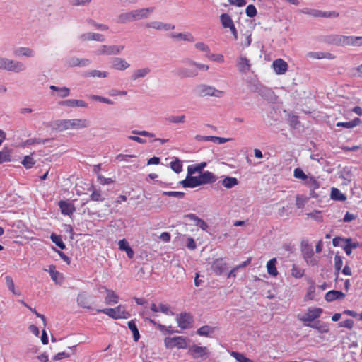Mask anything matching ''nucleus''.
Returning a JSON list of instances; mask_svg holds the SVG:
<instances>
[{"label": "nucleus", "instance_id": "nucleus-52", "mask_svg": "<svg viewBox=\"0 0 362 362\" xmlns=\"http://www.w3.org/2000/svg\"><path fill=\"white\" fill-rule=\"evenodd\" d=\"M21 163L25 168L30 169L35 165V162L31 156H25Z\"/></svg>", "mask_w": 362, "mask_h": 362}, {"label": "nucleus", "instance_id": "nucleus-60", "mask_svg": "<svg viewBox=\"0 0 362 362\" xmlns=\"http://www.w3.org/2000/svg\"><path fill=\"white\" fill-rule=\"evenodd\" d=\"M359 247H360L359 243L356 242V243H353V244L344 245V246H342V248L347 255H350L352 252L353 249H356Z\"/></svg>", "mask_w": 362, "mask_h": 362}, {"label": "nucleus", "instance_id": "nucleus-63", "mask_svg": "<svg viewBox=\"0 0 362 362\" xmlns=\"http://www.w3.org/2000/svg\"><path fill=\"white\" fill-rule=\"evenodd\" d=\"M257 9L252 4L248 5L245 9V13L248 17L252 18L257 15Z\"/></svg>", "mask_w": 362, "mask_h": 362}, {"label": "nucleus", "instance_id": "nucleus-19", "mask_svg": "<svg viewBox=\"0 0 362 362\" xmlns=\"http://www.w3.org/2000/svg\"><path fill=\"white\" fill-rule=\"evenodd\" d=\"M170 37L175 41H187L194 42V37L192 33L189 32L186 33H172L170 34Z\"/></svg>", "mask_w": 362, "mask_h": 362}, {"label": "nucleus", "instance_id": "nucleus-64", "mask_svg": "<svg viewBox=\"0 0 362 362\" xmlns=\"http://www.w3.org/2000/svg\"><path fill=\"white\" fill-rule=\"evenodd\" d=\"M50 276L52 281H54L56 284H61L63 282V276L57 271L52 272Z\"/></svg>", "mask_w": 362, "mask_h": 362}, {"label": "nucleus", "instance_id": "nucleus-24", "mask_svg": "<svg viewBox=\"0 0 362 362\" xmlns=\"http://www.w3.org/2000/svg\"><path fill=\"white\" fill-rule=\"evenodd\" d=\"M226 265L223 259H216L212 262L211 269L216 274L220 275L226 270Z\"/></svg>", "mask_w": 362, "mask_h": 362}, {"label": "nucleus", "instance_id": "nucleus-40", "mask_svg": "<svg viewBox=\"0 0 362 362\" xmlns=\"http://www.w3.org/2000/svg\"><path fill=\"white\" fill-rule=\"evenodd\" d=\"M78 305L83 308L90 309L88 297L85 293H80L77 296Z\"/></svg>", "mask_w": 362, "mask_h": 362}, {"label": "nucleus", "instance_id": "nucleus-27", "mask_svg": "<svg viewBox=\"0 0 362 362\" xmlns=\"http://www.w3.org/2000/svg\"><path fill=\"white\" fill-rule=\"evenodd\" d=\"M186 218L192 221L194 225L199 227L203 230H206L208 228V224L202 219L199 218L194 214H189L185 216Z\"/></svg>", "mask_w": 362, "mask_h": 362}, {"label": "nucleus", "instance_id": "nucleus-35", "mask_svg": "<svg viewBox=\"0 0 362 362\" xmlns=\"http://www.w3.org/2000/svg\"><path fill=\"white\" fill-rule=\"evenodd\" d=\"M305 326L312 327L317 329L320 333H327L329 329L325 323H322L320 321H317L313 324H305Z\"/></svg>", "mask_w": 362, "mask_h": 362}, {"label": "nucleus", "instance_id": "nucleus-42", "mask_svg": "<svg viewBox=\"0 0 362 362\" xmlns=\"http://www.w3.org/2000/svg\"><path fill=\"white\" fill-rule=\"evenodd\" d=\"M238 183V180L235 177H226L223 181L222 185L227 189H230Z\"/></svg>", "mask_w": 362, "mask_h": 362}, {"label": "nucleus", "instance_id": "nucleus-56", "mask_svg": "<svg viewBox=\"0 0 362 362\" xmlns=\"http://www.w3.org/2000/svg\"><path fill=\"white\" fill-rule=\"evenodd\" d=\"M293 176L295 178L303 181H305L306 179L308 177V176H307L306 174L303 172V170L300 168H297L294 170Z\"/></svg>", "mask_w": 362, "mask_h": 362}, {"label": "nucleus", "instance_id": "nucleus-59", "mask_svg": "<svg viewBox=\"0 0 362 362\" xmlns=\"http://www.w3.org/2000/svg\"><path fill=\"white\" fill-rule=\"evenodd\" d=\"M307 202V197L297 195L296 198V206L298 209H303L305 206Z\"/></svg>", "mask_w": 362, "mask_h": 362}, {"label": "nucleus", "instance_id": "nucleus-3", "mask_svg": "<svg viewBox=\"0 0 362 362\" xmlns=\"http://www.w3.org/2000/svg\"><path fill=\"white\" fill-rule=\"evenodd\" d=\"M195 91L199 97L210 96L220 98L223 97L225 94L223 90L216 89L214 86L206 84L198 85Z\"/></svg>", "mask_w": 362, "mask_h": 362}, {"label": "nucleus", "instance_id": "nucleus-1", "mask_svg": "<svg viewBox=\"0 0 362 362\" xmlns=\"http://www.w3.org/2000/svg\"><path fill=\"white\" fill-rule=\"evenodd\" d=\"M90 126V122L86 119H58L53 122V128L63 132L69 129H81Z\"/></svg>", "mask_w": 362, "mask_h": 362}, {"label": "nucleus", "instance_id": "nucleus-32", "mask_svg": "<svg viewBox=\"0 0 362 362\" xmlns=\"http://www.w3.org/2000/svg\"><path fill=\"white\" fill-rule=\"evenodd\" d=\"M361 122V120L358 117L354 118L353 120L349 122H339L336 124V126L338 127H344L346 129H352L358 125H359Z\"/></svg>", "mask_w": 362, "mask_h": 362}, {"label": "nucleus", "instance_id": "nucleus-41", "mask_svg": "<svg viewBox=\"0 0 362 362\" xmlns=\"http://www.w3.org/2000/svg\"><path fill=\"white\" fill-rule=\"evenodd\" d=\"M6 284L7 288L10 291H11L14 295L21 296V292L18 290H16L14 282L13 279L10 276H6L5 277Z\"/></svg>", "mask_w": 362, "mask_h": 362}, {"label": "nucleus", "instance_id": "nucleus-13", "mask_svg": "<svg viewBox=\"0 0 362 362\" xmlns=\"http://www.w3.org/2000/svg\"><path fill=\"white\" fill-rule=\"evenodd\" d=\"M91 64V60L85 58H78L76 57H71L66 59V64L70 67H85Z\"/></svg>", "mask_w": 362, "mask_h": 362}, {"label": "nucleus", "instance_id": "nucleus-50", "mask_svg": "<svg viewBox=\"0 0 362 362\" xmlns=\"http://www.w3.org/2000/svg\"><path fill=\"white\" fill-rule=\"evenodd\" d=\"M233 140L232 138H223L215 136H209L208 141H211L216 144H222L227 141Z\"/></svg>", "mask_w": 362, "mask_h": 362}, {"label": "nucleus", "instance_id": "nucleus-14", "mask_svg": "<svg viewBox=\"0 0 362 362\" xmlns=\"http://www.w3.org/2000/svg\"><path fill=\"white\" fill-rule=\"evenodd\" d=\"M146 27L148 28H153L157 30L168 31L174 30L175 26L168 23H163L161 21H151L146 24Z\"/></svg>", "mask_w": 362, "mask_h": 362}, {"label": "nucleus", "instance_id": "nucleus-44", "mask_svg": "<svg viewBox=\"0 0 362 362\" xmlns=\"http://www.w3.org/2000/svg\"><path fill=\"white\" fill-rule=\"evenodd\" d=\"M132 11L122 13L117 16V22L119 23H126L134 21L132 17Z\"/></svg>", "mask_w": 362, "mask_h": 362}, {"label": "nucleus", "instance_id": "nucleus-23", "mask_svg": "<svg viewBox=\"0 0 362 362\" xmlns=\"http://www.w3.org/2000/svg\"><path fill=\"white\" fill-rule=\"evenodd\" d=\"M237 64L240 73H247L251 68L250 60L245 56H240L238 58Z\"/></svg>", "mask_w": 362, "mask_h": 362}, {"label": "nucleus", "instance_id": "nucleus-8", "mask_svg": "<svg viewBox=\"0 0 362 362\" xmlns=\"http://www.w3.org/2000/svg\"><path fill=\"white\" fill-rule=\"evenodd\" d=\"M349 36L342 35H330L325 37V42L337 46H349Z\"/></svg>", "mask_w": 362, "mask_h": 362}, {"label": "nucleus", "instance_id": "nucleus-36", "mask_svg": "<svg viewBox=\"0 0 362 362\" xmlns=\"http://www.w3.org/2000/svg\"><path fill=\"white\" fill-rule=\"evenodd\" d=\"M276 259L273 258L267 263V272L272 276H276L278 274V271L276 267Z\"/></svg>", "mask_w": 362, "mask_h": 362}, {"label": "nucleus", "instance_id": "nucleus-45", "mask_svg": "<svg viewBox=\"0 0 362 362\" xmlns=\"http://www.w3.org/2000/svg\"><path fill=\"white\" fill-rule=\"evenodd\" d=\"M305 271L303 269L299 267L296 264H293L292 269L291 270V276L296 278L300 279L303 276Z\"/></svg>", "mask_w": 362, "mask_h": 362}, {"label": "nucleus", "instance_id": "nucleus-51", "mask_svg": "<svg viewBox=\"0 0 362 362\" xmlns=\"http://www.w3.org/2000/svg\"><path fill=\"white\" fill-rule=\"evenodd\" d=\"M349 46L360 47L362 46V36H349Z\"/></svg>", "mask_w": 362, "mask_h": 362}, {"label": "nucleus", "instance_id": "nucleus-62", "mask_svg": "<svg viewBox=\"0 0 362 362\" xmlns=\"http://www.w3.org/2000/svg\"><path fill=\"white\" fill-rule=\"evenodd\" d=\"M187 63L189 66H194L199 70L207 71L209 69V66L206 64H201L192 60H188Z\"/></svg>", "mask_w": 362, "mask_h": 362}, {"label": "nucleus", "instance_id": "nucleus-43", "mask_svg": "<svg viewBox=\"0 0 362 362\" xmlns=\"http://www.w3.org/2000/svg\"><path fill=\"white\" fill-rule=\"evenodd\" d=\"M11 161V151L7 148H4L0 151V164Z\"/></svg>", "mask_w": 362, "mask_h": 362}, {"label": "nucleus", "instance_id": "nucleus-15", "mask_svg": "<svg viewBox=\"0 0 362 362\" xmlns=\"http://www.w3.org/2000/svg\"><path fill=\"white\" fill-rule=\"evenodd\" d=\"M179 183L185 188H194L201 185L198 176H192L188 173L186 178Z\"/></svg>", "mask_w": 362, "mask_h": 362}, {"label": "nucleus", "instance_id": "nucleus-25", "mask_svg": "<svg viewBox=\"0 0 362 362\" xmlns=\"http://www.w3.org/2000/svg\"><path fill=\"white\" fill-rule=\"evenodd\" d=\"M58 205L62 214L71 215L75 211V206L71 202L61 200L59 202Z\"/></svg>", "mask_w": 362, "mask_h": 362}, {"label": "nucleus", "instance_id": "nucleus-48", "mask_svg": "<svg viewBox=\"0 0 362 362\" xmlns=\"http://www.w3.org/2000/svg\"><path fill=\"white\" fill-rule=\"evenodd\" d=\"M167 120L170 123L183 124L186 121V117L184 115H177V116L172 115V116H170L169 117H168Z\"/></svg>", "mask_w": 362, "mask_h": 362}, {"label": "nucleus", "instance_id": "nucleus-20", "mask_svg": "<svg viewBox=\"0 0 362 362\" xmlns=\"http://www.w3.org/2000/svg\"><path fill=\"white\" fill-rule=\"evenodd\" d=\"M150 309L153 313L161 312L167 315H174V313L170 310V308L167 304L160 303L158 305L152 303Z\"/></svg>", "mask_w": 362, "mask_h": 362}, {"label": "nucleus", "instance_id": "nucleus-30", "mask_svg": "<svg viewBox=\"0 0 362 362\" xmlns=\"http://www.w3.org/2000/svg\"><path fill=\"white\" fill-rule=\"evenodd\" d=\"M151 72V69L148 67H144L138 69L134 71L131 76V78L133 81H136L139 78L146 77Z\"/></svg>", "mask_w": 362, "mask_h": 362}, {"label": "nucleus", "instance_id": "nucleus-37", "mask_svg": "<svg viewBox=\"0 0 362 362\" xmlns=\"http://www.w3.org/2000/svg\"><path fill=\"white\" fill-rule=\"evenodd\" d=\"M49 88L50 90L58 92L59 96L62 98H66L70 95V89L66 87H58L54 85H51Z\"/></svg>", "mask_w": 362, "mask_h": 362}, {"label": "nucleus", "instance_id": "nucleus-18", "mask_svg": "<svg viewBox=\"0 0 362 362\" xmlns=\"http://www.w3.org/2000/svg\"><path fill=\"white\" fill-rule=\"evenodd\" d=\"M130 67V64L124 59L115 57L112 61V68L117 71H124Z\"/></svg>", "mask_w": 362, "mask_h": 362}, {"label": "nucleus", "instance_id": "nucleus-46", "mask_svg": "<svg viewBox=\"0 0 362 362\" xmlns=\"http://www.w3.org/2000/svg\"><path fill=\"white\" fill-rule=\"evenodd\" d=\"M342 266H343L342 257L341 256L336 255L334 257V269H335L336 279H338L339 271L341 269Z\"/></svg>", "mask_w": 362, "mask_h": 362}, {"label": "nucleus", "instance_id": "nucleus-21", "mask_svg": "<svg viewBox=\"0 0 362 362\" xmlns=\"http://www.w3.org/2000/svg\"><path fill=\"white\" fill-rule=\"evenodd\" d=\"M200 185L214 183L217 180L215 175L209 171H205L198 176Z\"/></svg>", "mask_w": 362, "mask_h": 362}, {"label": "nucleus", "instance_id": "nucleus-26", "mask_svg": "<svg viewBox=\"0 0 362 362\" xmlns=\"http://www.w3.org/2000/svg\"><path fill=\"white\" fill-rule=\"evenodd\" d=\"M107 296L105 298L106 305H113L119 302V296L112 290H105Z\"/></svg>", "mask_w": 362, "mask_h": 362}, {"label": "nucleus", "instance_id": "nucleus-33", "mask_svg": "<svg viewBox=\"0 0 362 362\" xmlns=\"http://www.w3.org/2000/svg\"><path fill=\"white\" fill-rule=\"evenodd\" d=\"M206 166V162H202L195 165H190L187 167V173L189 175H193L197 173H202V171Z\"/></svg>", "mask_w": 362, "mask_h": 362}, {"label": "nucleus", "instance_id": "nucleus-22", "mask_svg": "<svg viewBox=\"0 0 362 362\" xmlns=\"http://www.w3.org/2000/svg\"><path fill=\"white\" fill-rule=\"evenodd\" d=\"M59 105L69 107H86L88 104L82 100L69 99L59 102Z\"/></svg>", "mask_w": 362, "mask_h": 362}, {"label": "nucleus", "instance_id": "nucleus-49", "mask_svg": "<svg viewBox=\"0 0 362 362\" xmlns=\"http://www.w3.org/2000/svg\"><path fill=\"white\" fill-rule=\"evenodd\" d=\"M305 184L308 185L311 190H315L320 187L319 182L314 177H308L305 181Z\"/></svg>", "mask_w": 362, "mask_h": 362}, {"label": "nucleus", "instance_id": "nucleus-38", "mask_svg": "<svg viewBox=\"0 0 362 362\" xmlns=\"http://www.w3.org/2000/svg\"><path fill=\"white\" fill-rule=\"evenodd\" d=\"M221 22L223 28H230L233 27L234 23L231 17L227 13H223L220 16Z\"/></svg>", "mask_w": 362, "mask_h": 362}, {"label": "nucleus", "instance_id": "nucleus-28", "mask_svg": "<svg viewBox=\"0 0 362 362\" xmlns=\"http://www.w3.org/2000/svg\"><path fill=\"white\" fill-rule=\"evenodd\" d=\"M345 297V293L339 291L332 290L328 291L325 296L327 301L331 302L334 300L343 299Z\"/></svg>", "mask_w": 362, "mask_h": 362}, {"label": "nucleus", "instance_id": "nucleus-55", "mask_svg": "<svg viewBox=\"0 0 362 362\" xmlns=\"http://www.w3.org/2000/svg\"><path fill=\"white\" fill-rule=\"evenodd\" d=\"M230 355L234 358H235L238 362H252V360L246 358L243 354L236 351H232L230 353Z\"/></svg>", "mask_w": 362, "mask_h": 362}, {"label": "nucleus", "instance_id": "nucleus-61", "mask_svg": "<svg viewBox=\"0 0 362 362\" xmlns=\"http://www.w3.org/2000/svg\"><path fill=\"white\" fill-rule=\"evenodd\" d=\"M197 334L200 336L207 337L209 333L212 332V328L209 326H202L197 329Z\"/></svg>", "mask_w": 362, "mask_h": 362}, {"label": "nucleus", "instance_id": "nucleus-5", "mask_svg": "<svg viewBox=\"0 0 362 362\" xmlns=\"http://www.w3.org/2000/svg\"><path fill=\"white\" fill-rule=\"evenodd\" d=\"M124 49V45H107L99 46L94 52V54L100 55H117Z\"/></svg>", "mask_w": 362, "mask_h": 362}, {"label": "nucleus", "instance_id": "nucleus-34", "mask_svg": "<svg viewBox=\"0 0 362 362\" xmlns=\"http://www.w3.org/2000/svg\"><path fill=\"white\" fill-rule=\"evenodd\" d=\"M108 72L105 71L100 70H89L86 71L84 74L86 77H93V78H107L108 76Z\"/></svg>", "mask_w": 362, "mask_h": 362}, {"label": "nucleus", "instance_id": "nucleus-9", "mask_svg": "<svg viewBox=\"0 0 362 362\" xmlns=\"http://www.w3.org/2000/svg\"><path fill=\"white\" fill-rule=\"evenodd\" d=\"M176 321L179 327L182 329H186L191 327L193 322V317L189 313H182L177 315Z\"/></svg>", "mask_w": 362, "mask_h": 362}, {"label": "nucleus", "instance_id": "nucleus-10", "mask_svg": "<svg viewBox=\"0 0 362 362\" xmlns=\"http://www.w3.org/2000/svg\"><path fill=\"white\" fill-rule=\"evenodd\" d=\"M189 354L192 356V358H207L209 355V350L206 346H199L197 345L191 346L189 348Z\"/></svg>", "mask_w": 362, "mask_h": 362}, {"label": "nucleus", "instance_id": "nucleus-31", "mask_svg": "<svg viewBox=\"0 0 362 362\" xmlns=\"http://www.w3.org/2000/svg\"><path fill=\"white\" fill-rule=\"evenodd\" d=\"M119 249L125 251L128 257L132 259L134 257V251L129 247L128 242L125 239L120 240L118 243Z\"/></svg>", "mask_w": 362, "mask_h": 362}, {"label": "nucleus", "instance_id": "nucleus-2", "mask_svg": "<svg viewBox=\"0 0 362 362\" xmlns=\"http://www.w3.org/2000/svg\"><path fill=\"white\" fill-rule=\"evenodd\" d=\"M0 70L21 73L26 70L25 65L21 61L0 56Z\"/></svg>", "mask_w": 362, "mask_h": 362}, {"label": "nucleus", "instance_id": "nucleus-57", "mask_svg": "<svg viewBox=\"0 0 362 362\" xmlns=\"http://www.w3.org/2000/svg\"><path fill=\"white\" fill-rule=\"evenodd\" d=\"M170 167L172 170L177 173L182 170V164L180 160L177 158L170 163Z\"/></svg>", "mask_w": 362, "mask_h": 362}, {"label": "nucleus", "instance_id": "nucleus-53", "mask_svg": "<svg viewBox=\"0 0 362 362\" xmlns=\"http://www.w3.org/2000/svg\"><path fill=\"white\" fill-rule=\"evenodd\" d=\"M90 200L95 202H103L105 200V197L103 196L100 190L93 189L90 196Z\"/></svg>", "mask_w": 362, "mask_h": 362}, {"label": "nucleus", "instance_id": "nucleus-47", "mask_svg": "<svg viewBox=\"0 0 362 362\" xmlns=\"http://www.w3.org/2000/svg\"><path fill=\"white\" fill-rule=\"evenodd\" d=\"M52 241L55 243L60 249L64 250L66 248L65 244L63 243L62 237L55 233H52L50 235Z\"/></svg>", "mask_w": 362, "mask_h": 362}, {"label": "nucleus", "instance_id": "nucleus-17", "mask_svg": "<svg viewBox=\"0 0 362 362\" xmlns=\"http://www.w3.org/2000/svg\"><path fill=\"white\" fill-rule=\"evenodd\" d=\"M79 39L82 42H86V41H97L103 42L105 40V38L104 35L100 33H86L83 34H81L79 36Z\"/></svg>", "mask_w": 362, "mask_h": 362}, {"label": "nucleus", "instance_id": "nucleus-7", "mask_svg": "<svg viewBox=\"0 0 362 362\" xmlns=\"http://www.w3.org/2000/svg\"><path fill=\"white\" fill-rule=\"evenodd\" d=\"M165 346L167 349H186L187 343L184 337H166L164 340Z\"/></svg>", "mask_w": 362, "mask_h": 362}, {"label": "nucleus", "instance_id": "nucleus-4", "mask_svg": "<svg viewBox=\"0 0 362 362\" xmlns=\"http://www.w3.org/2000/svg\"><path fill=\"white\" fill-rule=\"evenodd\" d=\"M97 312L103 313L115 320L127 319L130 317V314L126 310L125 306L122 305L114 308L98 309Z\"/></svg>", "mask_w": 362, "mask_h": 362}, {"label": "nucleus", "instance_id": "nucleus-58", "mask_svg": "<svg viewBox=\"0 0 362 362\" xmlns=\"http://www.w3.org/2000/svg\"><path fill=\"white\" fill-rule=\"evenodd\" d=\"M89 98L90 99H92L93 100L99 101V102L104 103H106V104H108V105H112L113 104V101L112 100H111L110 99H109L107 98H105V97H103V96L96 95H91L89 96Z\"/></svg>", "mask_w": 362, "mask_h": 362}, {"label": "nucleus", "instance_id": "nucleus-12", "mask_svg": "<svg viewBox=\"0 0 362 362\" xmlns=\"http://www.w3.org/2000/svg\"><path fill=\"white\" fill-rule=\"evenodd\" d=\"M13 54L17 57H28L33 58L35 56V51L28 47H18L13 50Z\"/></svg>", "mask_w": 362, "mask_h": 362}, {"label": "nucleus", "instance_id": "nucleus-29", "mask_svg": "<svg viewBox=\"0 0 362 362\" xmlns=\"http://www.w3.org/2000/svg\"><path fill=\"white\" fill-rule=\"evenodd\" d=\"M177 74L181 78H192L197 76L198 73L196 70L181 67L177 70Z\"/></svg>", "mask_w": 362, "mask_h": 362}, {"label": "nucleus", "instance_id": "nucleus-54", "mask_svg": "<svg viewBox=\"0 0 362 362\" xmlns=\"http://www.w3.org/2000/svg\"><path fill=\"white\" fill-rule=\"evenodd\" d=\"M252 90L254 91V92H257V93H259L261 95H262L264 93H270L271 92L270 89L261 86L258 83H255V84H254L252 86Z\"/></svg>", "mask_w": 362, "mask_h": 362}, {"label": "nucleus", "instance_id": "nucleus-39", "mask_svg": "<svg viewBox=\"0 0 362 362\" xmlns=\"http://www.w3.org/2000/svg\"><path fill=\"white\" fill-rule=\"evenodd\" d=\"M331 199L336 201L344 202L346 199V197L344 194L341 193L337 188L333 187L331 190Z\"/></svg>", "mask_w": 362, "mask_h": 362}, {"label": "nucleus", "instance_id": "nucleus-11", "mask_svg": "<svg viewBox=\"0 0 362 362\" xmlns=\"http://www.w3.org/2000/svg\"><path fill=\"white\" fill-rule=\"evenodd\" d=\"M154 9V7H148L131 11L133 21H139L141 19L148 18L151 13L153 12Z\"/></svg>", "mask_w": 362, "mask_h": 362}, {"label": "nucleus", "instance_id": "nucleus-6", "mask_svg": "<svg viewBox=\"0 0 362 362\" xmlns=\"http://www.w3.org/2000/svg\"><path fill=\"white\" fill-rule=\"evenodd\" d=\"M323 310L320 308H309L306 313L303 315H298V320L305 324H311L310 322L320 317Z\"/></svg>", "mask_w": 362, "mask_h": 362}, {"label": "nucleus", "instance_id": "nucleus-16", "mask_svg": "<svg viewBox=\"0 0 362 362\" xmlns=\"http://www.w3.org/2000/svg\"><path fill=\"white\" fill-rule=\"evenodd\" d=\"M288 64L282 59H275L272 63V68L277 75L284 74L288 70Z\"/></svg>", "mask_w": 362, "mask_h": 362}]
</instances>
